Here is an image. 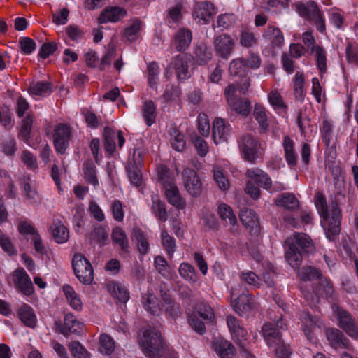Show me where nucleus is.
<instances>
[{
	"mask_svg": "<svg viewBox=\"0 0 358 358\" xmlns=\"http://www.w3.org/2000/svg\"><path fill=\"white\" fill-rule=\"evenodd\" d=\"M138 342L148 358H178L177 352L166 343L162 332L155 327H148L143 330Z\"/></svg>",
	"mask_w": 358,
	"mask_h": 358,
	"instance_id": "nucleus-1",
	"label": "nucleus"
},
{
	"mask_svg": "<svg viewBox=\"0 0 358 358\" xmlns=\"http://www.w3.org/2000/svg\"><path fill=\"white\" fill-rule=\"evenodd\" d=\"M285 258L289 264L297 269L302 264L303 257L313 253L315 247L311 238L305 233L294 232L284 244Z\"/></svg>",
	"mask_w": 358,
	"mask_h": 358,
	"instance_id": "nucleus-2",
	"label": "nucleus"
},
{
	"mask_svg": "<svg viewBox=\"0 0 358 358\" xmlns=\"http://www.w3.org/2000/svg\"><path fill=\"white\" fill-rule=\"evenodd\" d=\"M185 314L189 326L201 336L206 334V324H215L217 322L213 308L204 299L194 303L192 308H187Z\"/></svg>",
	"mask_w": 358,
	"mask_h": 358,
	"instance_id": "nucleus-3",
	"label": "nucleus"
},
{
	"mask_svg": "<svg viewBox=\"0 0 358 358\" xmlns=\"http://www.w3.org/2000/svg\"><path fill=\"white\" fill-rule=\"evenodd\" d=\"M342 210L337 201H333L330 206V212L320 217V224L327 238L334 242L341 231Z\"/></svg>",
	"mask_w": 358,
	"mask_h": 358,
	"instance_id": "nucleus-4",
	"label": "nucleus"
},
{
	"mask_svg": "<svg viewBox=\"0 0 358 358\" xmlns=\"http://www.w3.org/2000/svg\"><path fill=\"white\" fill-rule=\"evenodd\" d=\"M237 143L241 156L245 161L255 164L258 159L263 157L264 150L257 137L245 134L238 138Z\"/></svg>",
	"mask_w": 358,
	"mask_h": 358,
	"instance_id": "nucleus-5",
	"label": "nucleus"
},
{
	"mask_svg": "<svg viewBox=\"0 0 358 358\" xmlns=\"http://www.w3.org/2000/svg\"><path fill=\"white\" fill-rule=\"evenodd\" d=\"M294 6L301 17L315 25L318 31L320 33L325 32L326 26L324 14L315 1L310 0L306 3L298 1L294 4Z\"/></svg>",
	"mask_w": 358,
	"mask_h": 358,
	"instance_id": "nucleus-6",
	"label": "nucleus"
},
{
	"mask_svg": "<svg viewBox=\"0 0 358 358\" xmlns=\"http://www.w3.org/2000/svg\"><path fill=\"white\" fill-rule=\"evenodd\" d=\"M73 273L83 285H91L94 280V269L90 262L81 253H76L71 259Z\"/></svg>",
	"mask_w": 358,
	"mask_h": 358,
	"instance_id": "nucleus-7",
	"label": "nucleus"
},
{
	"mask_svg": "<svg viewBox=\"0 0 358 358\" xmlns=\"http://www.w3.org/2000/svg\"><path fill=\"white\" fill-rule=\"evenodd\" d=\"M229 71L231 76L240 78L238 92L241 95H245L250 86V79L248 76L250 70L248 68L245 59L237 58L233 59L229 64Z\"/></svg>",
	"mask_w": 358,
	"mask_h": 358,
	"instance_id": "nucleus-8",
	"label": "nucleus"
},
{
	"mask_svg": "<svg viewBox=\"0 0 358 358\" xmlns=\"http://www.w3.org/2000/svg\"><path fill=\"white\" fill-rule=\"evenodd\" d=\"M285 330L286 324L280 315L276 321L265 322L262 327L261 334L268 348L283 338L282 334Z\"/></svg>",
	"mask_w": 358,
	"mask_h": 358,
	"instance_id": "nucleus-9",
	"label": "nucleus"
},
{
	"mask_svg": "<svg viewBox=\"0 0 358 358\" xmlns=\"http://www.w3.org/2000/svg\"><path fill=\"white\" fill-rule=\"evenodd\" d=\"M72 137V128L69 124H57L53 132V145L56 152L61 155L65 154Z\"/></svg>",
	"mask_w": 358,
	"mask_h": 358,
	"instance_id": "nucleus-10",
	"label": "nucleus"
},
{
	"mask_svg": "<svg viewBox=\"0 0 358 358\" xmlns=\"http://www.w3.org/2000/svg\"><path fill=\"white\" fill-rule=\"evenodd\" d=\"M231 305L233 310L239 315H247L255 308V296L249 293L243 292L238 296L231 293Z\"/></svg>",
	"mask_w": 358,
	"mask_h": 358,
	"instance_id": "nucleus-11",
	"label": "nucleus"
},
{
	"mask_svg": "<svg viewBox=\"0 0 358 358\" xmlns=\"http://www.w3.org/2000/svg\"><path fill=\"white\" fill-rule=\"evenodd\" d=\"M55 327L57 332L68 337L70 334H80L83 331V324L72 313H67L64 315L63 322H55Z\"/></svg>",
	"mask_w": 358,
	"mask_h": 358,
	"instance_id": "nucleus-12",
	"label": "nucleus"
},
{
	"mask_svg": "<svg viewBox=\"0 0 358 358\" xmlns=\"http://www.w3.org/2000/svg\"><path fill=\"white\" fill-rule=\"evenodd\" d=\"M213 45L216 55L227 60L234 51L236 43L229 34H221L214 38Z\"/></svg>",
	"mask_w": 358,
	"mask_h": 358,
	"instance_id": "nucleus-13",
	"label": "nucleus"
},
{
	"mask_svg": "<svg viewBox=\"0 0 358 358\" xmlns=\"http://www.w3.org/2000/svg\"><path fill=\"white\" fill-rule=\"evenodd\" d=\"M184 186L193 197H198L202 192V182L195 170L185 168L182 172Z\"/></svg>",
	"mask_w": 358,
	"mask_h": 358,
	"instance_id": "nucleus-14",
	"label": "nucleus"
},
{
	"mask_svg": "<svg viewBox=\"0 0 358 358\" xmlns=\"http://www.w3.org/2000/svg\"><path fill=\"white\" fill-rule=\"evenodd\" d=\"M325 335L329 345L334 350L345 349L353 350L350 341L345 336L344 333L337 328H328L325 331Z\"/></svg>",
	"mask_w": 358,
	"mask_h": 358,
	"instance_id": "nucleus-15",
	"label": "nucleus"
},
{
	"mask_svg": "<svg viewBox=\"0 0 358 358\" xmlns=\"http://www.w3.org/2000/svg\"><path fill=\"white\" fill-rule=\"evenodd\" d=\"M13 282L16 289L25 296H31L34 292V287L31 278L23 268H17L13 272Z\"/></svg>",
	"mask_w": 358,
	"mask_h": 358,
	"instance_id": "nucleus-16",
	"label": "nucleus"
},
{
	"mask_svg": "<svg viewBox=\"0 0 358 358\" xmlns=\"http://www.w3.org/2000/svg\"><path fill=\"white\" fill-rule=\"evenodd\" d=\"M338 324L350 337L358 338V325L352 315L345 310L338 312Z\"/></svg>",
	"mask_w": 358,
	"mask_h": 358,
	"instance_id": "nucleus-17",
	"label": "nucleus"
},
{
	"mask_svg": "<svg viewBox=\"0 0 358 358\" xmlns=\"http://www.w3.org/2000/svg\"><path fill=\"white\" fill-rule=\"evenodd\" d=\"M189 62L190 58L185 55H178L172 58L169 69L174 70L178 80H184L190 77Z\"/></svg>",
	"mask_w": 358,
	"mask_h": 358,
	"instance_id": "nucleus-18",
	"label": "nucleus"
},
{
	"mask_svg": "<svg viewBox=\"0 0 358 358\" xmlns=\"http://www.w3.org/2000/svg\"><path fill=\"white\" fill-rule=\"evenodd\" d=\"M215 13V6L212 3L202 1L194 5L192 15L194 19L199 20V22L207 24Z\"/></svg>",
	"mask_w": 358,
	"mask_h": 358,
	"instance_id": "nucleus-19",
	"label": "nucleus"
},
{
	"mask_svg": "<svg viewBox=\"0 0 358 358\" xmlns=\"http://www.w3.org/2000/svg\"><path fill=\"white\" fill-rule=\"evenodd\" d=\"M262 38L269 42L271 48L280 49L284 45L285 38L282 31L273 24H269L262 33Z\"/></svg>",
	"mask_w": 358,
	"mask_h": 358,
	"instance_id": "nucleus-20",
	"label": "nucleus"
},
{
	"mask_svg": "<svg viewBox=\"0 0 358 358\" xmlns=\"http://www.w3.org/2000/svg\"><path fill=\"white\" fill-rule=\"evenodd\" d=\"M127 15V10L122 7L107 6L101 12L97 20L100 24L115 23L122 20Z\"/></svg>",
	"mask_w": 358,
	"mask_h": 358,
	"instance_id": "nucleus-21",
	"label": "nucleus"
},
{
	"mask_svg": "<svg viewBox=\"0 0 358 358\" xmlns=\"http://www.w3.org/2000/svg\"><path fill=\"white\" fill-rule=\"evenodd\" d=\"M282 148L284 150V157L288 166L291 169H296L298 164V154L295 149V143L290 136L286 135L283 136Z\"/></svg>",
	"mask_w": 358,
	"mask_h": 358,
	"instance_id": "nucleus-22",
	"label": "nucleus"
},
{
	"mask_svg": "<svg viewBox=\"0 0 358 358\" xmlns=\"http://www.w3.org/2000/svg\"><path fill=\"white\" fill-rule=\"evenodd\" d=\"M192 40V33L187 28H180L175 34L172 41L173 45L178 52H185L190 45Z\"/></svg>",
	"mask_w": 358,
	"mask_h": 358,
	"instance_id": "nucleus-23",
	"label": "nucleus"
},
{
	"mask_svg": "<svg viewBox=\"0 0 358 358\" xmlns=\"http://www.w3.org/2000/svg\"><path fill=\"white\" fill-rule=\"evenodd\" d=\"M230 134V124L221 117L215 119L212 127V136L215 143L227 141Z\"/></svg>",
	"mask_w": 358,
	"mask_h": 358,
	"instance_id": "nucleus-24",
	"label": "nucleus"
},
{
	"mask_svg": "<svg viewBox=\"0 0 358 358\" xmlns=\"http://www.w3.org/2000/svg\"><path fill=\"white\" fill-rule=\"evenodd\" d=\"M111 239L114 245H118L120 257H125L130 254V246L127 236L121 227H116L113 229Z\"/></svg>",
	"mask_w": 358,
	"mask_h": 358,
	"instance_id": "nucleus-25",
	"label": "nucleus"
},
{
	"mask_svg": "<svg viewBox=\"0 0 358 358\" xmlns=\"http://www.w3.org/2000/svg\"><path fill=\"white\" fill-rule=\"evenodd\" d=\"M212 348L219 358H234L236 354V349L233 343L223 338H217L213 341Z\"/></svg>",
	"mask_w": 358,
	"mask_h": 358,
	"instance_id": "nucleus-26",
	"label": "nucleus"
},
{
	"mask_svg": "<svg viewBox=\"0 0 358 358\" xmlns=\"http://www.w3.org/2000/svg\"><path fill=\"white\" fill-rule=\"evenodd\" d=\"M240 219L243 224L250 229V234L252 236H257L260 233V224L258 217L255 212L249 208L241 211Z\"/></svg>",
	"mask_w": 358,
	"mask_h": 358,
	"instance_id": "nucleus-27",
	"label": "nucleus"
},
{
	"mask_svg": "<svg viewBox=\"0 0 358 358\" xmlns=\"http://www.w3.org/2000/svg\"><path fill=\"white\" fill-rule=\"evenodd\" d=\"M268 111L263 104L256 103L254 106L253 116L259 124L258 130L261 134H266L270 127Z\"/></svg>",
	"mask_w": 358,
	"mask_h": 358,
	"instance_id": "nucleus-28",
	"label": "nucleus"
},
{
	"mask_svg": "<svg viewBox=\"0 0 358 358\" xmlns=\"http://www.w3.org/2000/svg\"><path fill=\"white\" fill-rule=\"evenodd\" d=\"M277 206L290 212H296L300 208V202L296 196L291 192L280 194L275 201Z\"/></svg>",
	"mask_w": 358,
	"mask_h": 358,
	"instance_id": "nucleus-29",
	"label": "nucleus"
},
{
	"mask_svg": "<svg viewBox=\"0 0 358 358\" xmlns=\"http://www.w3.org/2000/svg\"><path fill=\"white\" fill-rule=\"evenodd\" d=\"M245 176L251 179L259 187L267 190L271 187V178L269 175L259 168L248 169L246 171Z\"/></svg>",
	"mask_w": 358,
	"mask_h": 358,
	"instance_id": "nucleus-30",
	"label": "nucleus"
},
{
	"mask_svg": "<svg viewBox=\"0 0 358 358\" xmlns=\"http://www.w3.org/2000/svg\"><path fill=\"white\" fill-rule=\"evenodd\" d=\"M130 236L131 241L136 243L139 253L145 255L150 250V243L145 233L138 226H134Z\"/></svg>",
	"mask_w": 358,
	"mask_h": 358,
	"instance_id": "nucleus-31",
	"label": "nucleus"
},
{
	"mask_svg": "<svg viewBox=\"0 0 358 358\" xmlns=\"http://www.w3.org/2000/svg\"><path fill=\"white\" fill-rule=\"evenodd\" d=\"M319 322L317 317L313 315L310 312L305 313L304 317L302 320V330L310 343L316 341V337L314 334V330Z\"/></svg>",
	"mask_w": 358,
	"mask_h": 358,
	"instance_id": "nucleus-32",
	"label": "nucleus"
},
{
	"mask_svg": "<svg viewBox=\"0 0 358 358\" xmlns=\"http://www.w3.org/2000/svg\"><path fill=\"white\" fill-rule=\"evenodd\" d=\"M106 288L110 295L122 303H125L130 297L127 288L118 282L114 280L108 282Z\"/></svg>",
	"mask_w": 358,
	"mask_h": 358,
	"instance_id": "nucleus-33",
	"label": "nucleus"
},
{
	"mask_svg": "<svg viewBox=\"0 0 358 358\" xmlns=\"http://www.w3.org/2000/svg\"><path fill=\"white\" fill-rule=\"evenodd\" d=\"M34 118V113L30 112L25 117H23L20 122L18 138H21L26 143H28L30 139Z\"/></svg>",
	"mask_w": 358,
	"mask_h": 358,
	"instance_id": "nucleus-34",
	"label": "nucleus"
},
{
	"mask_svg": "<svg viewBox=\"0 0 358 358\" xmlns=\"http://www.w3.org/2000/svg\"><path fill=\"white\" fill-rule=\"evenodd\" d=\"M165 196L168 202L178 209H184L185 201L182 198L176 184L164 187Z\"/></svg>",
	"mask_w": 358,
	"mask_h": 358,
	"instance_id": "nucleus-35",
	"label": "nucleus"
},
{
	"mask_svg": "<svg viewBox=\"0 0 358 358\" xmlns=\"http://www.w3.org/2000/svg\"><path fill=\"white\" fill-rule=\"evenodd\" d=\"M17 315L21 322L27 327L34 328L36 325V316L33 308L27 303H23L17 310Z\"/></svg>",
	"mask_w": 358,
	"mask_h": 358,
	"instance_id": "nucleus-36",
	"label": "nucleus"
},
{
	"mask_svg": "<svg viewBox=\"0 0 358 358\" xmlns=\"http://www.w3.org/2000/svg\"><path fill=\"white\" fill-rule=\"evenodd\" d=\"M268 100L273 109L276 110L279 115H287L288 106L284 101L282 96L278 90H273L268 94Z\"/></svg>",
	"mask_w": 358,
	"mask_h": 358,
	"instance_id": "nucleus-37",
	"label": "nucleus"
},
{
	"mask_svg": "<svg viewBox=\"0 0 358 358\" xmlns=\"http://www.w3.org/2000/svg\"><path fill=\"white\" fill-rule=\"evenodd\" d=\"M142 167L136 165L135 162H127L125 166L131 183L136 187H141L143 185Z\"/></svg>",
	"mask_w": 358,
	"mask_h": 358,
	"instance_id": "nucleus-38",
	"label": "nucleus"
},
{
	"mask_svg": "<svg viewBox=\"0 0 358 358\" xmlns=\"http://www.w3.org/2000/svg\"><path fill=\"white\" fill-rule=\"evenodd\" d=\"M53 239L58 243L66 242L69 237L68 229L57 220H55L50 227Z\"/></svg>",
	"mask_w": 358,
	"mask_h": 358,
	"instance_id": "nucleus-39",
	"label": "nucleus"
},
{
	"mask_svg": "<svg viewBox=\"0 0 358 358\" xmlns=\"http://www.w3.org/2000/svg\"><path fill=\"white\" fill-rule=\"evenodd\" d=\"M310 54H315V60L317 68L322 76L327 71V52L321 45L313 46L310 48Z\"/></svg>",
	"mask_w": 358,
	"mask_h": 358,
	"instance_id": "nucleus-40",
	"label": "nucleus"
},
{
	"mask_svg": "<svg viewBox=\"0 0 358 358\" xmlns=\"http://www.w3.org/2000/svg\"><path fill=\"white\" fill-rule=\"evenodd\" d=\"M142 25L143 22L138 17L134 18L131 24L124 29L123 38L130 43L136 41L140 35Z\"/></svg>",
	"mask_w": 358,
	"mask_h": 358,
	"instance_id": "nucleus-41",
	"label": "nucleus"
},
{
	"mask_svg": "<svg viewBox=\"0 0 358 358\" xmlns=\"http://www.w3.org/2000/svg\"><path fill=\"white\" fill-rule=\"evenodd\" d=\"M17 229L19 234L26 241L31 240L39 234L31 221L28 220H19L17 224Z\"/></svg>",
	"mask_w": 358,
	"mask_h": 358,
	"instance_id": "nucleus-42",
	"label": "nucleus"
},
{
	"mask_svg": "<svg viewBox=\"0 0 358 358\" xmlns=\"http://www.w3.org/2000/svg\"><path fill=\"white\" fill-rule=\"evenodd\" d=\"M115 138V130L108 126L105 127L103 131V141L104 150L108 154V157L113 156L115 151L116 145Z\"/></svg>",
	"mask_w": 358,
	"mask_h": 358,
	"instance_id": "nucleus-43",
	"label": "nucleus"
},
{
	"mask_svg": "<svg viewBox=\"0 0 358 358\" xmlns=\"http://www.w3.org/2000/svg\"><path fill=\"white\" fill-rule=\"evenodd\" d=\"M268 349L276 358H291L293 353L291 345L286 343L283 338L268 347Z\"/></svg>",
	"mask_w": 358,
	"mask_h": 358,
	"instance_id": "nucleus-44",
	"label": "nucleus"
},
{
	"mask_svg": "<svg viewBox=\"0 0 358 358\" xmlns=\"http://www.w3.org/2000/svg\"><path fill=\"white\" fill-rule=\"evenodd\" d=\"M316 295L324 298H331L334 293L332 282L326 278L321 277L314 288Z\"/></svg>",
	"mask_w": 358,
	"mask_h": 358,
	"instance_id": "nucleus-45",
	"label": "nucleus"
},
{
	"mask_svg": "<svg viewBox=\"0 0 358 358\" xmlns=\"http://www.w3.org/2000/svg\"><path fill=\"white\" fill-rule=\"evenodd\" d=\"M196 63L200 65L207 64L213 57V52L210 48L205 43H201L196 45L194 50Z\"/></svg>",
	"mask_w": 358,
	"mask_h": 358,
	"instance_id": "nucleus-46",
	"label": "nucleus"
},
{
	"mask_svg": "<svg viewBox=\"0 0 358 358\" xmlns=\"http://www.w3.org/2000/svg\"><path fill=\"white\" fill-rule=\"evenodd\" d=\"M28 91L30 94L34 96H48L52 92V83L51 82L38 81L31 83Z\"/></svg>",
	"mask_w": 358,
	"mask_h": 358,
	"instance_id": "nucleus-47",
	"label": "nucleus"
},
{
	"mask_svg": "<svg viewBox=\"0 0 358 358\" xmlns=\"http://www.w3.org/2000/svg\"><path fill=\"white\" fill-rule=\"evenodd\" d=\"M227 323L231 335L236 338L238 343L241 341L239 337H243L246 334V331L243 327L241 321L234 315L227 316Z\"/></svg>",
	"mask_w": 358,
	"mask_h": 358,
	"instance_id": "nucleus-48",
	"label": "nucleus"
},
{
	"mask_svg": "<svg viewBox=\"0 0 358 358\" xmlns=\"http://www.w3.org/2000/svg\"><path fill=\"white\" fill-rule=\"evenodd\" d=\"M217 214L225 225L229 224L234 226L237 223V218L232 208L224 203L219 205Z\"/></svg>",
	"mask_w": 358,
	"mask_h": 358,
	"instance_id": "nucleus-49",
	"label": "nucleus"
},
{
	"mask_svg": "<svg viewBox=\"0 0 358 358\" xmlns=\"http://www.w3.org/2000/svg\"><path fill=\"white\" fill-rule=\"evenodd\" d=\"M230 108L237 114L243 117H248L251 112V102L249 99L241 97L229 106Z\"/></svg>",
	"mask_w": 358,
	"mask_h": 358,
	"instance_id": "nucleus-50",
	"label": "nucleus"
},
{
	"mask_svg": "<svg viewBox=\"0 0 358 358\" xmlns=\"http://www.w3.org/2000/svg\"><path fill=\"white\" fill-rule=\"evenodd\" d=\"M63 292L70 306L74 310L80 311L82 310L83 303L74 289L69 285H64L62 287Z\"/></svg>",
	"mask_w": 358,
	"mask_h": 358,
	"instance_id": "nucleus-51",
	"label": "nucleus"
},
{
	"mask_svg": "<svg viewBox=\"0 0 358 358\" xmlns=\"http://www.w3.org/2000/svg\"><path fill=\"white\" fill-rule=\"evenodd\" d=\"M83 171L85 178L88 183L92 184L94 186L99 185L96 176V169L92 159H87L84 162L83 164Z\"/></svg>",
	"mask_w": 358,
	"mask_h": 358,
	"instance_id": "nucleus-52",
	"label": "nucleus"
},
{
	"mask_svg": "<svg viewBox=\"0 0 358 358\" xmlns=\"http://www.w3.org/2000/svg\"><path fill=\"white\" fill-rule=\"evenodd\" d=\"M239 43L244 48H250L257 45L258 38L249 28L245 27L240 31Z\"/></svg>",
	"mask_w": 358,
	"mask_h": 358,
	"instance_id": "nucleus-53",
	"label": "nucleus"
},
{
	"mask_svg": "<svg viewBox=\"0 0 358 358\" xmlns=\"http://www.w3.org/2000/svg\"><path fill=\"white\" fill-rule=\"evenodd\" d=\"M142 302L145 309L153 315H158L162 310L159 307L157 298L152 294L143 296Z\"/></svg>",
	"mask_w": 358,
	"mask_h": 358,
	"instance_id": "nucleus-54",
	"label": "nucleus"
},
{
	"mask_svg": "<svg viewBox=\"0 0 358 358\" xmlns=\"http://www.w3.org/2000/svg\"><path fill=\"white\" fill-rule=\"evenodd\" d=\"M142 112L144 120L148 127L155 122L157 113L156 106L153 101H145L143 106Z\"/></svg>",
	"mask_w": 358,
	"mask_h": 358,
	"instance_id": "nucleus-55",
	"label": "nucleus"
},
{
	"mask_svg": "<svg viewBox=\"0 0 358 358\" xmlns=\"http://www.w3.org/2000/svg\"><path fill=\"white\" fill-rule=\"evenodd\" d=\"M157 176L158 180L163 185L164 188L176 184L172 171L164 164L158 166Z\"/></svg>",
	"mask_w": 358,
	"mask_h": 358,
	"instance_id": "nucleus-56",
	"label": "nucleus"
},
{
	"mask_svg": "<svg viewBox=\"0 0 358 358\" xmlns=\"http://www.w3.org/2000/svg\"><path fill=\"white\" fill-rule=\"evenodd\" d=\"M305 78L303 73L297 71L294 78V92L296 99L303 101L305 97Z\"/></svg>",
	"mask_w": 358,
	"mask_h": 358,
	"instance_id": "nucleus-57",
	"label": "nucleus"
},
{
	"mask_svg": "<svg viewBox=\"0 0 358 358\" xmlns=\"http://www.w3.org/2000/svg\"><path fill=\"white\" fill-rule=\"evenodd\" d=\"M0 247L9 257L17 255V248L15 246L10 238L0 230Z\"/></svg>",
	"mask_w": 358,
	"mask_h": 358,
	"instance_id": "nucleus-58",
	"label": "nucleus"
},
{
	"mask_svg": "<svg viewBox=\"0 0 358 358\" xmlns=\"http://www.w3.org/2000/svg\"><path fill=\"white\" fill-rule=\"evenodd\" d=\"M81 115L89 128L94 129L101 125V117L98 116L93 110L83 108L81 109Z\"/></svg>",
	"mask_w": 358,
	"mask_h": 358,
	"instance_id": "nucleus-59",
	"label": "nucleus"
},
{
	"mask_svg": "<svg viewBox=\"0 0 358 358\" xmlns=\"http://www.w3.org/2000/svg\"><path fill=\"white\" fill-rule=\"evenodd\" d=\"M152 213L155 217L162 222H165L168 219V214L166 211V204L164 201L159 199H155L152 198Z\"/></svg>",
	"mask_w": 358,
	"mask_h": 358,
	"instance_id": "nucleus-60",
	"label": "nucleus"
},
{
	"mask_svg": "<svg viewBox=\"0 0 358 358\" xmlns=\"http://www.w3.org/2000/svg\"><path fill=\"white\" fill-rule=\"evenodd\" d=\"M170 135L171 136L170 141L172 148L176 151H182L186 145L184 135L176 128L171 129Z\"/></svg>",
	"mask_w": 358,
	"mask_h": 358,
	"instance_id": "nucleus-61",
	"label": "nucleus"
},
{
	"mask_svg": "<svg viewBox=\"0 0 358 358\" xmlns=\"http://www.w3.org/2000/svg\"><path fill=\"white\" fill-rule=\"evenodd\" d=\"M99 351L105 355H111L115 350V341L111 336L106 334H101L99 337Z\"/></svg>",
	"mask_w": 358,
	"mask_h": 358,
	"instance_id": "nucleus-62",
	"label": "nucleus"
},
{
	"mask_svg": "<svg viewBox=\"0 0 358 358\" xmlns=\"http://www.w3.org/2000/svg\"><path fill=\"white\" fill-rule=\"evenodd\" d=\"M299 276L303 281H312L314 280H320L322 274L320 270L316 268L305 266L299 271Z\"/></svg>",
	"mask_w": 358,
	"mask_h": 358,
	"instance_id": "nucleus-63",
	"label": "nucleus"
},
{
	"mask_svg": "<svg viewBox=\"0 0 358 358\" xmlns=\"http://www.w3.org/2000/svg\"><path fill=\"white\" fill-rule=\"evenodd\" d=\"M68 347L73 358H89L90 357L89 352L78 341L70 342Z\"/></svg>",
	"mask_w": 358,
	"mask_h": 358,
	"instance_id": "nucleus-64",
	"label": "nucleus"
}]
</instances>
